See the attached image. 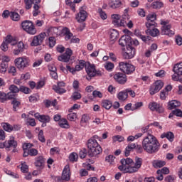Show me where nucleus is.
<instances>
[{"instance_id":"1","label":"nucleus","mask_w":182,"mask_h":182,"mask_svg":"<svg viewBox=\"0 0 182 182\" xmlns=\"http://www.w3.org/2000/svg\"><path fill=\"white\" fill-rule=\"evenodd\" d=\"M135 150L139 154H141L144 150L148 154H155L160 150V142L154 135L148 133V136L142 141V146L136 144Z\"/></svg>"},{"instance_id":"2","label":"nucleus","mask_w":182,"mask_h":182,"mask_svg":"<svg viewBox=\"0 0 182 182\" xmlns=\"http://www.w3.org/2000/svg\"><path fill=\"white\" fill-rule=\"evenodd\" d=\"M18 141H15L14 136H10V139L6 140L4 142H0V149H5L6 151L16 153L18 151Z\"/></svg>"},{"instance_id":"3","label":"nucleus","mask_w":182,"mask_h":182,"mask_svg":"<svg viewBox=\"0 0 182 182\" xmlns=\"http://www.w3.org/2000/svg\"><path fill=\"white\" fill-rule=\"evenodd\" d=\"M145 26L147 28L145 31V33L149 35V36L156 38V36H159V35H160V31L156 28L157 26V23H145Z\"/></svg>"},{"instance_id":"4","label":"nucleus","mask_w":182,"mask_h":182,"mask_svg":"<svg viewBox=\"0 0 182 182\" xmlns=\"http://www.w3.org/2000/svg\"><path fill=\"white\" fill-rule=\"evenodd\" d=\"M119 68L121 72L125 75H132L136 70V66L127 62H119Z\"/></svg>"},{"instance_id":"5","label":"nucleus","mask_w":182,"mask_h":182,"mask_svg":"<svg viewBox=\"0 0 182 182\" xmlns=\"http://www.w3.org/2000/svg\"><path fill=\"white\" fill-rule=\"evenodd\" d=\"M21 26L23 31L27 32L29 35H35L36 33V28L33 23L29 20H26L21 23Z\"/></svg>"},{"instance_id":"6","label":"nucleus","mask_w":182,"mask_h":182,"mask_svg":"<svg viewBox=\"0 0 182 182\" xmlns=\"http://www.w3.org/2000/svg\"><path fill=\"white\" fill-rule=\"evenodd\" d=\"M15 65L19 70H23L31 65V60L26 58H18L15 59Z\"/></svg>"},{"instance_id":"7","label":"nucleus","mask_w":182,"mask_h":182,"mask_svg":"<svg viewBox=\"0 0 182 182\" xmlns=\"http://www.w3.org/2000/svg\"><path fill=\"white\" fill-rule=\"evenodd\" d=\"M120 163L122 165L119 166L118 167L119 170L126 173H129L127 172L128 171L127 168L132 167V164H133L134 161H133V159L130 158H127V159H121Z\"/></svg>"},{"instance_id":"8","label":"nucleus","mask_w":182,"mask_h":182,"mask_svg":"<svg viewBox=\"0 0 182 182\" xmlns=\"http://www.w3.org/2000/svg\"><path fill=\"white\" fill-rule=\"evenodd\" d=\"M142 164H143V159L136 156L134 166L127 168V170H128L127 171L128 173L133 174V173H137V171H139V168L141 167Z\"/></svg>"},{"instance_id":"9","label":"nucleus","mask_w":182,"mask_h":182,"mask_svg":"<svg viewBox=\"0 0 182 182\" xmlns=\"http://www.w3.org/2000/svg\"><path fill=\"white\" fill-rule=\"evenodd\" d=\"M163 86H164V82L163 81L159 80H156L154 85H151L149 88V93L151 96L156 95V93H159L161 89H163Z\"/></svg>"},{"instance_id":"10","label":"nucleus","mask_w":182,"mask_h":182,"mask_svg":"<svg viewBox=\"0 0 182 182\" xmlns=\"http://www.w3.org/2000/svg\"><path fill=\"white\" fill-rule=\"evenodd\" d=\"M124 49V53H123L124 59H133L136 55V48L133 47V45L128 46Z\"/></svg>"},{"instance_id":"11","label":"nucleus","mask_w":182,"mask_h":182,"mask_svg":"<svg viewBox=\"0 0 182 182\" xmlns=\"http://www.w3.org/2000/svg\"><path fill=\"white\" fill-rule=\"evenodd\" d=\"M119 45L122 46V48H127V46H131L133 45V39L129 35L122 36L119 40Z\"/></svg>"},{"instance_id":"12","label":"nucleus","mask_w":182,"mask_h":182,"mask_svg":"<svg viewBox=\"0 0 182 182\" xmlns=\"http://www.w3.org/2000/svg\"><path fill=\"white\" fill-rule=\"evenodd\" d=\"M45 38H46V33H41L38 36H35L31 43V46H41L43 43Z\"/></svg>"},{"instance_id":"13","label":"nucleus","mask_w":182,"mask_h":182,"mask_svg":"<svg viewBox=\"0 0 182 182\" xmlns=\"http://www.w3.org/2000/svg\"><path fill=\"white\" fill-rule=\"evenodd\" d=\"M85 71L88 77H87V80H92V77H95L96 76V66L95 64H90L89 62L87 63V65H85Z\"/></svg>"},{"instance_id":"14","label":"nucleus","mask_w":182,"mask_h":182,"mask_svg":"<svg viewBox=\"0 0 182 182\" xmlns=\"http://www.w3.org/2000/svg\"><path fill=\"white\" fill-rule=\"evenodd\" d=\"M114 79L119 85H126L127 82V75L124 73H116Z\"/></svg>"},{"instance_id":"15","label":"nucleus","mask_w":182,"mask_h":182,"mask_svg":"<svg viewBox=\"0 0 182 182\" xmlns=\"http://www.w3.org/2000/svg\"><path fill=\"white\" fill-rule=\"evenodd\" d=\"M168 23V21H162L161 22V25H163L161 28L162 33L164 35H167L168 36H172V35H174V31H171V26L167 25Z\"/></svg>"},{"instance_id":"16","label":"nucleus","mask_w":182,"mask_h":182,"mask_svg":"<svg viewBox=\"0 0 182 182\" xmlns=\"http://www.w3.org/2000/svg\"><path fill=\"white\" fill-rule=\"evenodd\" d=\"M149 108L151 112H157V113H164V107H163V105L154 102H151L149 105Z\"/></svg>"},{"instance_id":"17","label":"nucleus","mask_w":182,"mask_h":182,"mask_svg":"<svg viewBox=\"0 0 182 182\" xmlns=\"http://www.w3.org/2000/svg\"><path fill=\"white\" fill-rule=\"evenodd\" d=\"M65 86H66V83L63 81H60L57 82V85H53V89L55 93H58V95H63V93H66V90L62 87H65Z\"/></svg>"},{"instance_id":"18","label":"nucleus","mask_w":182,"mask_h":182,"mask_svg":"<svg viewBox=\"0 0 182 182\" xmlns=\"http://www.w3.org/2000/svg\"><path fill=\"white\" fill-rule=\"evenodd\" d=\"M111 18L112 19V24L114 25V26H117L118 28L120 26H124V20L120 19V15L112 14Z\"/></svg>"},{"instance_id":"19","label":"nucleus","mask_w":182,"mask_h":182,"mask_svg":"<svg viewBox=\"0 0 182 182\" xmlns=\"http://www.w3.org/2000/svg\"><path fill=\"white\" fill-rule=\"evenodd\" d=\"M34 117L37 119L38 122H41V123H50V117L49 115H45L39 114L38 112H36L34 114Z\"/></svg>"},{"instance_id":"20","label":"nucleus","mask_w":182,"mask_h":182,"mask_svg":"<svg viewBox=\"0 0 182 182\" xmlns=\"http://www.w3.org/2000/svg\"><path fill=\"white\" fill-rule=\"evenodd\" d=\"M102 151V146H97L91 149H88L87 154L89 157H99L98 155L100 154Z\"/></svg>"},{"instance_id":"21","label":"nucleus","mask_w":182,"mask_h":182,"mask_svg":"<svg viewBox=\"0 0 182 182\" xmlns=\"http://www.w3.org/2000/svg\"><path fill=\"white\" fill-rule=\"evenodd\" d=\"M61 33L63 36H65V41H70V39L73 37V33L70 32V30L68 27H64L61 30Z\"/></svg>"},{"instance_id":"22","label":"nucleus","mask_w":182,"mask_h":182,"mask_svg":"<svg viewBox=\"0 0 182 182\" xmlns=\"http://www.w3.org/2000/svg\"><path fill=\"white\" fill-rule=\"evenodd\" d=\"M75 18L77 22H85L86 21V18H87V12L85 10H81Z\"/></svg>"},{"instance_id":"23","label":"nucleus","mask_w":182,"mask_h":182,"mask_svg":"<svg viewBox=\"0 0 182 182\" xmlns=\"http://www.w3.org/2000/svg\"><path fill=\"white\" fill-rule=\"evenodd\" d=\"M64 181H69L70 180V169L69 166H66L63 170L62 176Z\"/></svg>"},{"instance_id":"24","label":"nucleus","mask_w":182,"mask_h":182,"mask_svg":"<svg viewBox=\"0 0 182 182\" xmlns=\"http://www.w3.org/2000/svg\"><path fill=\"white\" fill-rule=\"evenodd\" d=\"M167 139L168 141H171V143H173L174 141V133L172 132H164L161 135V139Z\"/></svg>"},{"instance_id":"25","label":"nucleus","mask_w":182,"mask_h":182,"mask_svg":"<svg viewBox=\"0 0 182 182\" xmlns=\"http://www.w3.org/2000/svg\"><path fill=\"white\" fill-rule=\"evenodd\" d=\"M95 147H100L97 141L93 138H91L87 141V149L90 150L92 149H95Z\"/></svg>"},{"instance_id":"26","label":"nucleus","mask_w":182,"mask_h":182,"mask_svg":"<svg viewBox=\"0 0 182 182\" xmlns=\"http://www.w3.org/2000/svg\"><path fill=\"white\" fill-rule=\"evenodd\" d=\"M46 160L45 159V158H43V156H38L36 158H35V166L36 167H43V166H45V161Z\"/></svg>"},{"instance_id":"27","label":"nucleus","mask_w":182,"mask_h":182,"mask_svg":"<svg viewBox=\"0 0 182 182\" xmlns=\"http://www.w3.org/2000/svg\"><path fill=\"white\" fill-rule=\"evenodd\" d=\"M17 49H14L13 53L14 55H19V53H22L23 50H25V44L22 41H20L17 43Z\"/></svg>"},{"instance_id":"28","label":"nucleus","mask_w":182,"mask_h":182,"mask_svg":"<svg viewBox=\"0 0 182 182\" xmlns=\"http://www.w3.org/2000/svg\"><path fill=\"white\" fill-rule=\"evenodd\" d=\"M108 5L109 8L116 9L117 8H120L122 6V1H120V0H111Z\"/></svg>"},{"instance_id":"29","label":"nucleus","mask_w":182,"mask_h":182,"mask_svg":"<svg viewBox=\"0 0 182 182\" xmlns=\"http://www.w3.org/2000/svg\"><path fill=\"white\" fill-rule=\"evenodd\" d=\"M181 103L177 100H172L168 102V110H173V109H176V107H178L181 106Z\"/></svg>"},{"instance_id":"30","label":"nucleus","mask_w":182,"mask_h":182,"mask_svg":"<svg viewBox=\"0 0 182 182\" xmlns=\"http://www.w3.org/2000/svg\"><path fill=\"white\" fill-rule=\"evenodd\" d=\"M117 99H119L121 102H124L127 100L129 97V94L126 92V90L124 91L119 92L117 95Z\"/></svg>"},{"instance_id":"31","label":"nucleus","mask_w":182,"mask_h":182,"mask_svg":"<svg viewBox=\"0 0 182 182\" xmlns=\"http://www.w3.org/2000/svg\"><path fill=\"white\" fill-rule=\"evenodd\" d=\"M173 72L178 75L182 76V62L177 63L173 66Z\"/></svg>"},{"instance_id":"32","label":"nucleus","mask_w":182,"mask_h":182,"mask_svg":"<svg viewBox=\"0 0 182 182\" xmlns=\"http://www.w3.org/2000/svg\"><path fill=\"white\" fill-rule=\"evenodd\" d=\"M152 166L154 168H161L166 166V161L161 160H154L152 162Z\"/></svg>"},{"instance_id":"33","label":"nucleus","mask_w":182,"mask_h":182,"mask_svg":"<svg viewBox=\"0 0 182 182\" xmlns=\"http://www.w3.org/2000/svg\"><path fill=\"white\" fill-rule=\"evenodd\" d=\"M11 105L13 106V112H17L18 109L21 107V101L18 98H14L11 101Z\"/></svg>"},{"instance_id":"34","label":"nucleus","mask_w":182,"mask_h":182,"mask_svg":"<svg viewBox=\"0 0 182 182\" xmlns=\"http://www.w3.org/2000/svg\"><path fill=\"white\" fill-rule=\"evenodd\" d=\"M1 127H3L5 132L8 133H11V132H14V129L12 128V125L8 122L1 123Z\"/></svg>"},{"instance_id":"35","label":"nucleus","mask_w":182,"mask_h":182,"mask_svg":"<svg viewBox=\"0 0 182 182\" xmlns=\"http://www.w3.org/2000/svg\"><path fill=\"white\" fill-rule=\"evenodd\" d=\"M110 36L109 38L111 41H114L117 38H119V31L116 29H111L110 30Z\"/></svg>"},{"instance_id":"36","label":"nucleus","mask_w":182,"mask_h":182,"mask_svg":"<svg viewBox=\"0 0 182 182\" xmlns=\"http://www.w3.org/2000/svg\"><path fill=\"white\" fill-rule=\"evenodd\" d=\"M58 124L62 129H69V123H68V119L65 118H61L58 122Z\"/></svg>"},{"instance_id":"37","label":"nucleus","mask_w":182,"mask_h":182,"mask_svg":"<svg viewBox=\"0 0 182 182\" xmlns=\"http://www.w3.org/2000/svg\"><path fill=\"white\" fill-rule=\"evenodd\" d=\"M102 106L107 110H109L112 108V101L109 100H104L102 101Z\"/></svg>"},{"instance_id":"38","label":"nucleus","mask_w":182,"mask_h":182,"mask_svg":"<svg viewBox=\"0 0 182 182\" xmlns=\"http://www.w3.org/2000/svg\"><path fill=\"white\" fill-rule=\"evenodd\" d=\"M156 19H157V16L156 15V14H149L148 16H146V21H148L146 22V23H153V22H156L154 21H156Z\"/></svg>"},{"instance_id":"39","label":"nucleus","mask_w":182,"mask_h":182,"mask_svg":"<svg viewBox=\"0 0 182 182\" xmlns=\"http://www.w3.org/2000/svg\"><path fill=\"white\" fill-rule=\"evenodd\" d=\"M163 2L160 1H155L152 2L151 7L153 8V9H161V8H163Z\"/></svg>"},{"instance_id":"40","label":"nucleus","mask_w":182,"mask_h":182,"mask_svg":"<svg viewBox=\"0 0 182 182\" xmlns=\"http://www.w3.org/2000/svg\"><path fill=\"white\" fill-rule=\"evenodd\" d=\"M19 92L24 93V95H29L30 93H32V90L29 87L23 85H21L19 87Z\"/></svg>"},{"instance_id":"41","label":"nucleus","mask_w":182,"mask_h":182,"mask_svg":"<svg viewBox=\"0 0 182 182\" xmlns=\"http://www.w3.org/2000/svg\"><path fill=\"white\" fill-rule=\"evenodd\" d=\"M10 17L12 21H14L16 22L21 19V16H19V14L15 11H11L10 13Z\"/></svg>"},{"instance_id":"42","label":"nucleus","mask_w":182,"mask_h":182,"mask_svg":"<svg viewBox=\"0 0 182 182\" xmlns=\"http://www.w3.org/2000/svg\"><path fill=\"white\" fill-rule=\"evenodd\" d=\"M58 59L60 62H64L65 63H68V62H69V60H70V57L66 55V54H65V53H63L61 55H59Z\"/></svg>"},{"instance_id":"43","label":"nucleus","mask_w":182,"mask_h":182,"mask_svg":"<svg viewBox=\"0 0 182 182\" xmlns=\"http://www.w3.org/2000/svg\"><path fill=\"white\" fill-rule=\"evenodd\" d=\"M77 159H79V156L75 152L71 153L69 156V160L72 163H75V161H77Z\"/></svg>"},{"instance_id":"44","label":"nucleus","mask_w":182,"mask_h":182,"mask_svg":"<svg viewBox=\"0 0 182 182\" xmlns=\"http://www.w3.org/2000/svg\"><path fill=\"white\" fill-rule=\"evenodd\" d=\"M6 100H8V94L0 91V102L1 103H5Z\"/></svg>"},{"instance_id":"45","label":"nucleus","mask_w":182,"mask_h":182,"mask_svg":"<svg viewBox=\"0 0 182 182\" xmlns=\"http://www.w3.org/2000/svg\"><path fill=\"white\" fill-rule=\"evenodd\" d=\"M170 170L167 167H164L162 169H159L156 174H169Z\"/></svg>"},{"instance_id":"46","label":"nucleus","mask_w":182,"mask_h":182,"mask_svg":"<svg viewBox=\"0 0 182 182\" xmlns=\"http://www.w3.org/2000/svg\"><path fill=\"white\" fill-rule=\"evenodd\" d=\"M9 89L12 93H19V87L15 85H11Z\"/></svg>"},{"instance_id":"47","label":"nucleus","mask_w":182,"mask_h":182,"mask_svg":"<svg viewBox=\"0 0 182 182\" xmlns=\"http://www.w3.org/2000/svg\"><path fill=\"white\" fill-rule=\"evenodd\" d=\"M38 140L41 143H45L46 141V139H45V136L43 135V130H40L38 133Z\"/></svg>"},{"instance_id":"48","label":"nucleus","mask_w":182,"mask_h":182,"mask_svg":"<svg viewBox=\"0 0 182 182\" xmlns=\"http://www.w3.org/2000/svg\"><path fill=\"white\" fill-rule=\"evenodd\" d=\"M71 98L73 100H79V99H82V95L78 92H75L73 93Z\"/></svg>"},{"instance_id":"49","label":"nucleus","mask_w":182,"mask_h":182,"mask_svg":"<svg viewBox=\"0 0 182 182\" xmlns=\"http://www.w3.org/2000/svg\"><path fill=\"white\" fill-rule=\"evenodd\" d=\"M99 15L103 21L107 19V14H106V12L103 11L102 9H98Z\"/></svg>"},{"instance_id":"50","label":"nucleus","mask_w":182,"mask_h":182,"mask_svg":"<svg viewBox=\"0 0 182 182\" xmlns=\"http://www.w3.org/2000/svg\"><path fill=\"white\" fill-rule=\"evenodd\" d=\"M65 4L68 6H70V8H71L72 11H73V12H75V11H76V9H75L76 5L75 4L74 2H72V1H70V0H65Z\"/></svg>"},{"instance_id":"51","label":"nucleus","mask_w":182,"mask_h":182,"mask_svg":"<svg viewBox=\"0 0 182 182\" xmlns=\"http://www.w3.org/2000/svg\"><path fill=\"white\" fill-rule=\"evenodd\" d=\"M77 117V114L75 112L68 114V119L70 122H75Z\"/></svg>"},{"instance_id":"52","label":"nucleus","mask_w":182,"mask_h":182,"mask_svg":"<svg viewBox=\"0 0 182 182\" xmlns=\"http://www.w3.org/2000/svg\"><path fill=\"white\" fill-rule=\"evenodd\" d=\"M48 41H49L50 48H53V46L56 45V38H55V37L53 36L49 37Z\"/></svg>"},{"instance_id":"53","label":"nucleus","mask_w":182,"mask_h":182,"mask_svg":"<svg viewBox=\"0 0 182 182\" xmlns=\"http://www.w3.org/2000/svg\"><path fill=\"white\" fill-rule=\"evenodd\" d=\"M105 69H107L109 72L113 70L114 68V64L113 63L108 62L105 65Z\"/></svg>"},{"instance_id":"54","label":"nucleus","mask_w":182,"mask_h":182,"mask_svg":"<svg viewBox=\"0 0 182 182\" xmlns=\"http://www.w3.org/2000/svg\"><path fill=\"white\" fill-rule=\"evenodd\" d=\"M24 4L26 5V9H31L32 5H33V0H24Z\"/></svg>"},{"instance_id":"55","label":"nucleus","mask_w":182,"mask_h":182,"mask_svg":"<svg viewBox=\"0 0 182 182\" xmlns=\"http://www.w3.org/2000/svg\"><path fill=\"white\" fill-rule=\"evenodd\" d=\"M79 156L80 159H85L86 156H87V149L84 148L82 150L80 151Z\"/></svg>"},{"instance_id":"56","label":"nucleus","mask_w":182,"mask_h":182,"mask_svg":"<svg viewBox=\"0 0 182 182\" xmlns=\"http://www.w3.org/2000/svg\"><path fill=\"white\" fill-rule=\"evenodd\" d=\"M143 106V102H136L135 103L133 106H132V111H134V110H137V109H140V107H142Z\"/></svg>"},{"instance_id":"57","label":"nucleus","mask_w":182,"mask_h":182,"mask_svg":"<svg viewBox=\"0 0 182 182\" xmlns=\"http://www.w3.org/2000/svg\"><path fill=\"white\" fill-rule=\"evenodd\" d=\"M181 75H178V74L175 73L173 75H172V80H173L174 82H180L181 83H182V78H180Z\"/></svg>"},{"instance_id":"58","label":"nucleus","mask_w":182,"mask_h":182,"mask_svg":"<svg viewBox=\"0 0 182 182\" xmlns=\"http://www.w3.org/2000/svg\"><path fill=\"white\" fill-rule=\"evenodd\" d=\"M1 69L0 70L1 73H5V72H6V69H8V63H1Z\"/></svg>"},{"instance_id":"59","label":"nucleus","mask_w":182,"mask_h":182,"mask_svg":"<svg viewBox=\"0 0 182 182\" xmlns=\"http://www.w3.org/2000/svg\"><path fill=\"white\" fill-rule=\"evenodd\" d=\"M114 159H116L114 156L109 155L105 157V161H107V163H110V164H112L113 161H114Z\"/></svg>"},{"instance_id":"60","label":"nucleus","mask_w":182,"mask_h":182,"mask_svg":"<svg viewBox=\"0 0 182 182\" xmlns=\"http://www.w3.org/2000/svg\"><path fill=\"white\" fill-rule=\"evenodd\" d=\"M92 96L93 97H100V99H102L103 97V94H102L100 91L94 90L92 92Z\"/></svg>"},{"instance_id":"61","label":"nucleus","mask_w":182,"mask_h":182,"mask_svg":"<svg viewBox=\"0 0 182 182\" xmlns=\"http://www.w3.org/2000/svg\"><path fill=\"white\" fill-rule=\"evenodd\" d=\"M90 120L89 115L84 114L81 118V123H87Z\"/></svg>"},{"instance_id":"62","label":"nucleus","mask_w":182,"mask_h":182,"mask_svg":"<svg viewBox=\"0 0 182 182\" xmlns=\"http://www.w3.org/2000/svg\"><path fill=\"white\" fill-rule=\"evenodd\" d=\"M28 170H29V166L26 164L25 162H24V164H21V171L22 173H28Z\"/></svg>"},{"instance_id":"63","label":"nucleus","mask_w":182,"mask_h":182,"mask_svg":"<svg viewBox=\"0 0 182 182\" xmlns=\"http://www.w3.org/2000/svg\"><path fill=\"white\" fill-rule=\"evenodd\" d=\"M32 147H33V144H31V143L23 144V150H29V149H32Z\"/></svg>"},{"instance_id":"64","label":"nucleus","mask_w":182,"mask_h":182,"mask_svg":"<svg viewBox=\"0 0 182 182\" xmlns=\"http://www.w3.org/2000/svg\"><path fill=\"white\" fill-rule=\"evenodd\" d=\"M173 114L174 116H177L178 117H182V111L180 109H176L173 110Z\"/></svg>"}]
</instances>
